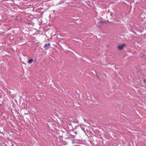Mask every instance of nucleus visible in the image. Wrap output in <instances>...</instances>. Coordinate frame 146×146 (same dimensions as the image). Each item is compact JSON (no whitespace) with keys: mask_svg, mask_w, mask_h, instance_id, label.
Segmentation results:
<instances>
[{"mask_svg":"<svg viewBox=\"0 0 146 146\" xmlns=\"http://www.w3.org/2000/svg\"><path fill=\"white\" fill-rule=\"evenodd\" d=\"M125 46V44H123L118 46V48L119 49L121 50Z\"/></svg>","mask_w":146,"mask_h":146,"instance_id":"1","label":"nucleus"},{"mask_svg":"<svg viewBox=\"0 0 146 146\" xmlns=\"http://www.w3.org/2000/svg\"><path fill=\"white\" fill-rule=\"evenodd\" d=\"M50 46V43H47L46 44H45L44 46V48H45V49L46 50L48 49V47Z\"/></svg>","mask_w":146,"mask_h":146,"instance_id":"2","label":"nucleus"},{"mask_svg":"<svg viewBox=\"0 0 146 146\" xmlns=\"http://www.w3.org/2000/svg\"><path fill=\"white\" fill-rule=\"evenodd\" d=\"M33 59H31L29 60H28V62L29 63L31 64L32 63V62H33Z\"/></svg>","mask_w":146,"mask_h":146,"instance_id":"3","label":"nucleus"},{"mask_svg":"<svg viewBox=\"0 0 146 146\" xmlns=\"http://www.w3.org/2000/svg\"><path fill=\"white\" fill-rule=\"evenodd\" d=\"M99 23H102V22L101 21H99Z\"/></svg>","mask_w":146,"mask_h":146,"instance_id":"4","label":"nucleus"},{"mask_svg":"<svg viewBox=\"0 0 146 146\" xmlns=\"http://www.w3.org/2000/svg\"><path fill=\"white\" fill-rule=\"evenodd\" d=\"M144 82H145V80H144Z\"/></svg>","mask_w":146,"mask_h":146,"instance_id":"5","label":"nucleus"}]
</instances>
